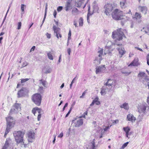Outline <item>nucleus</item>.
Instances as JSON below:
<instances>
[{
	"instance_id": "45",
	"label": "nucleus",
	"mask_w": 149,
	"mask_h": 149,
	"mask_svg": "<svg viewBox=\"0 0 149 149\" xmlns=\"http://www.w3.org/2000/svg\"><path fill=\"white\" fill-rule=\"evenodd\" d=\"M91 14L89 13H88L87 15V22L88 23H90V19H89V15H91Z\"/></svg>"
},
{
	"instance_id": "28",
	"label": "nucleus",
	"mask_w": 149,
	"mask_h": 149,
	"mask_svg": "<svg viewBox=\"0 0 149 149\" xmlns=\"http://www.w3.org/2000/svg\"><path fill=\"white\" fill-rule=\"evenodd\" d=\"M40 110H41L40 109H39L38 107H35L33 108L32 111V112L34 114V115H35L36 113V112H38L39 111H40Z\"/></svg>"
},
{
	"instance_id": "1",
	"label": "nucleus",
	"mask_w": 149,
	"mask_h": 149,
	"mask_svg": "<svg viewBox=\"0 0 149 149\" xmlns=\"http://www.w3.org/2000/svg\"><path fill=\"white\" fill-rule=\"evenodd\" d=\"M6 119L7 121V127L4 136L8 133L10 130V129L14 126L15 123V120L12 117L10 116L6 118Z\"/></svg>"
},
{
	"instance_id": "21",
	"label": "nucleus",
	"mask_w": 149,
	"mask_h": 149,
	"mask_svg": "<svg viewBox=\"0 0 149 149\" xmlns=\"http://www.w3.org/2000/svg\"><path fill=\"white\" fill-rule=\"evenodd\" d=\"M19 111L15 108L13 107L11 109L9 113V115H11L13 114H16L19 112Z\"/></svg>"
},
{
	"instance_id": "51",
	"label": "nucleus",
	"mask_w": 149,
	"mask_h": 149,
	"mask_svg": "<svg viewBox=\"0 0 149 149\" xmlns=\"http://www.w3.org/2000/svg\"><path fill=\"white\" fill-rule=\"evenodd\" d=\"M46 36L48 38H51V34L48 33H47L46 34Z\"/></svg>"
},
{
	"instance_id": "6",
	"label": "nucleus",
	"mask_w": 149,
	"mask_h": 149,
	"mask_svg": "<svg viewBox=\"0 0 149 149\" xmlns=\"http://www.w3.org/2000/svg\"><path fill=\"white\" fill-rule=\"evenodd\" d=\"M113 8V6L111 4L107 3L105 4L104 7V13L107 15H110Z\"/></svg>"
},
{
	"instance_id": "41",
	"label": "nucleus",
	"mask_w": 149,
	"mask_h": 149,
	"mask_svg": "<svg viewBox=\"0 0 149 149\" xmlns=\"http://www.w3.org/2000/svg\"><path fill=\"white\" fill-rule=\"evenodd\" d=\"M94 140L95 139H93L91 142V143L92 144V148L91 149H95Z\"/></svg>"
},
{
	"instance_id": "25",
	"label": "nucleus",
	"mask_w": 149,
	"mask_h": 149,
	"mask_svg": "<svg viewBox=\"0 0 149 149\" xmlns=\"http://www.w3.org/2000/svg\"><path fill=\"white\" fill-rule=\"evenodd\" d=\"M121 108H123L126 110H127L129 109V107L127 103H125L122 105L120 106Z\"/></svg>"
},
{
	"instance_id": "64",
	"label": "nucleus",
	"mask_w": 149,
	"mask_h": 149,
	"mask_svg": "<svg viewBox=\"0 0 149 149\" xmlns=\"http://www.w3.org/2000/svg\"><path fill=\"white\" fill-rule=\"evenodd\" d=\"M147 102L148 104H149V97H148L147 100Z\"/></svg>"
},
{
	"instance_id": "40",
	"label": "nucleus",
	"mask_w": 149,
	"mask_h": 149,
	"mask_svg": "<svg viewBox=\"0 0 149 149\" xmlns=\"http://www.w3.org/2000/svg\"><path fill=\"white\" fill-rule=\"evenodd\" d=\"M29 79L28 78H25L24 79H22L21 80V83H24L26 81H28L29 80Z\"/></svg>"
},
{
	"instance_id": "34",
	"label": "nucleus",
	"mask_w": 149,
	"mask_h": 149,
	"mask_svg": "<svg viewBox=\"0 0 149 149\" xmlns=\"http://www.w3.org/2000/svg\"><path fill=\"white\" fill-rule=\"evenodd\" d=\"M126 0H122L120 3V4L122 8H124V6L126 3Z\"/></svg>"
},
{
	"instance_id": "8",
	"label": "nucleus",
	"mask_w": 149,
	"mask_h": 149,
	"mask_svg": "<svg viewBox=\"0 0 149 149\" xmlns=\"http://www.w3.org/2000/svg\"><path fill=\"white\" fill-rule=\"evenodd\" d=\"M28 92V89L25 88H22L17 93L18 98L23 97L26 95Z\"/></svg>"
},
{
	"instance_id": "62",
	"label": "nucleus",
	"mask_w": 149,
	"mask_h": 149,
	"mask_svg": "<svg viewBox=\"0 0 149 149\" xmlns=\"http://www.w3.org/2000/svg\"><path fill=\"white\" fill-rule=\"evenodd\" d=\"M74 25L75 26V27H77V22L75 21H74Z\"/></svg>"
},
{
	"instance_id": "59",
	"label": "nucleus",
	"mask_w": 149,
	"mask_h": 149,
	"mask_svg": "<svg viewBox=\"0 0 149 149\" xmlns=\"http://www.w3.org/2000/svg\"><path fill=\"white\" fill-rule=\"evenodd\" d=\"M135 48L136 49H137L140 50V51H141V52H143V50L141 49V48H139L138 47H135Z\"/></svg>"
},
{
	"instance_id": "7",
	"label": "nucleus",
	"mask_w": 149,
	"mask_h": 149,
	"mask_svg": "<svg viewBox=\"0 0 149 149\" xmlns=\"http://www.w3.org/2000/svg\"><path fill=\"white\" fill-rule=\"evenodd\" d=\"M98 54V56L96 57L95 59L94 60V63L96 65H99L102 59V56L103 54V49H101L97 52Z\"/></svg>"
},
{
	"instance_id": "12",
	"label": "nucleus",
	"mask_w": 149,
	"mask_h": 149,
	"mask_svg": "<svg viewBox=\"0 0 149 149\" xmlns=\"http://www.w3.org/2000/svg\"><path fill=\"white\" fill-rule=\"evenodd\" d=\"M34 133L32 131H29L28 133V141L30 142H33L32 139H34Z\"/></svg>"
},
{
	"instance_id": "42",
	"label": "nucleus",
	"mask_w": 149,
	"mask_h": 149,
	"mask_svg": "<svg viewBox=\"0 0 149 149\" xmlns=\"http://www.w3.org/2000/svg\"><path fill=\"white\" fill-rule=\"evenodd\" d=\"M121 72L123 74H125L126 76H127V75H129L131 73L130 72H127L123 71H121Z\"/></svg>"
},
{
	"instance_id": "53",
	"label": "nucleus",
	"mask_w": 149,
	"mask_h": 149,
	"mask_svg": "<svg viewBox=\"0 0 149 149\" xmlns=\"http://www.w3.org/2000/svg\"><path fill=\"white\" fill-rule=\"evenodd\" d=\"M56 14H57L55 10L53 13V15L55 18L56 17Z\"/></svg>"
},
{
	"instance_id": "57",
	"label": "nucleus",
	"mask_w": 149,
	"mask_h": 149,
	"mask_svg": "<svg viewBox=\"0 0 149 149\" xmlns=\"http://www.w3.org/2000/svg\"><path fill=\"white\" fill-rule=\"evenodd\" d=\"M106 85H105L104 86H103L102 87V88L103 89H104V90L105 91L107 88V87L106 86H105Z\"/></svg>"
},
{
	"instance_id": "63",
	"label": "nucleus",
	"mask_w": 149,
	"mask_h": 149,
	"mask_svg": "<svg viewBox=\"0 0 149 149\" xmlns=\"http://www.w3.org/2000/svg\"><path fill=\"white\" fill-rule=\"evenodd\" d=\"M35 48V46H33L32 47L31 49V51H34Z\"/></svg>"
},
{
	"instance_id": "2",
	"label": "nucleus",
	"mask_w": 149,
	"mask_h": 149,
	"mask_svg": "<svg viewBox=\"0 0 149 149\" xmlns=\"http://www.w3.org/2000/svg\"><path fill=\"white\" fill-rule=\"evenodd\" d=\"M24 134L25 132L21 131H15L14 132L13 135L15 140L17 144L23 142Z\"/></svg>"
},
{
	"instance_id": "17",
	"label": "nucleus",
	"mask_w": 149,
	"mask_h": 149,
	"mask_svg": "<svg viewBox=\"0 0 149 149\" xmlns=\"http://www.w3.org/2000/svg\"><path fill=\"white\" fill-rule=\"evenodd\" d=\"M138 59L137 58H135L134 60L130 63L128 66H137L140 64L138 62Z\"/></svg>"
},
{
	"instance_id": "48",
	"label": "nucleus",
	"mask_w": 149,
	"mask_h": 149,
	"mask_svg": "<svg viewBox=\"0 0 149 149\" xmlns=\"http://www.w3.org/2000/svg\"><path fill=\"white\" fill-rule=\"evenodd\" d=\"M71 52V49L70 48H68L67 49V52L69 55H70V54Z\"/></svg>"
},
{
	"instance_id": "49",
	"label": "nucleus",
	"mask_w": 149,
	"mask_h": 149,
	"mask_svg": "<svg viewBox=\"0 0 149 149\" xmlns=\"http://www.w3.org/2000/svg\"><path fill=\"white\" fill-rule=\"evenodd\" d=\"M46 13H45L44 17V19H43V20L42 22V24L40 26L41 27L42 26V24H43V23L44 22V21L45 20V18H46Z\"/></svg>"
},
{
	"instance_id": "37",
	"label": "nucleus",
	"mask_w": 149,
	"mask_h": 149,
	"mask_svg": "<svg viewBox=\"0 0 149 149\" xmlns=\"http://www.w3.org/2000/svg\"><path fill=\"white\" fill-rule=\"evenodd\" d=\"M123 130L126 133H129V132L130 131V129L128 127H124L123 128Z\"/></svg>"
},
{
	"instance_id": "23",
	"label": "nucleus",
	"mask_w": 149,
	"mask_h": 149,
	"mask_svg": "<svg viewBox=\"0 0 149 149\" xmlns=\"http://www.w3.org/2000/svg\"><path fill=\"white\" fill-rule=\"evenodd\" d=\"M141 17V15L140 13L137 12L135 13L134 18H135L137 20H138V22H141V21L140 20Z\"/></svg>"
},
{
	"instance_id": "33",
	"label": "nucleus",
	"mask_w": 149,
	"mask_h": 149,
	"mask_svg": "<svg viewBox=\"0 0 149 149\" xmlns=\"http://www.w3.org/2000/svg\"><path fill=\"white\" fill-rule=\"evenodd\" d=\"M83 19L82 17H80L79 20V25L80 26H82L83 24Z\"/></svg>"
},
{
	"instance_id": "19",
	"label": "nucleus",
	"mask_w": 149,
	"mask_h": 149,
	"mask_svg": "<svg viewBox=\"0 0 149 149\" xmlns=\"http://www.w3.org/2000/svg\"><path fill=\"white\" fill-rule=\"evenodd\" d=\"M139 9L142 13H144L145 15L147 13V8L146 6H139Z\"/></svg>"
},
{
	"instance_id": "32",
	"label": "nucleus",
	"mask_w": 149,
	"mask_h": 149,
	"mask_svg": "<svg viewBox=\"0 0 149 149\" xmlns=\"http://www.w3.org/2000/svg\"><path fill=\"white\" fill-rule=\"evenodd\" d=\"M99 98L98 97H97L95 98L93 100L95 102V103L97 105H99L100 104V102L98 101Z\"/></svg>"
},
{
	"instance_id": "54",
	"label": "nucleus",
	"mask_w": 149,
	"mask_h": 149,
	"mask_svg": "<svg viewBox=\"0 0 149 149\" xmlns=\"http://www.w3.org/2000/svg\"><path fill=\"white\" fill-rule=\"evenodd\" d=\"M45 5H46V7H45V13H46V14H47V3H46Z\"/></svg>"
},
{
	"instance_id": "3",
	"label": "nucleus",
	"mask_w": 149,
	"mask_h": 149,
	"mask_svg": "<svg viewBox=\"0 0 149 149\" xmlns=\"http://www.w3.org/2000/svg\"><path fill=\"white\" fill-rule=\"evenodd\" d=\"M112 16L113 19L116 20H120L124 19L123 12L117 9H116L112 13Z\"/></svg>"
},
{
	"instance_id": "18",
	"label": "nucleus",
	"mask_w": 149,
	"mask_h": 149,
	"mask_svg": "<svg viewBox=\"0 0 149 149\" xmlns=\"http://www.w3.org/2000/svg\"><path fill=\"white\" fill-rule=\"evenodd\" d=\"M53 29L54 32V33L56 34L57 35V33H58L59 34V37L61 38L62 37V35L59 33L60 29L59 28L56 27V26L54 25L53 26Z\"/></svg>"
},
{
	"instance_id": "22",
	"label": "nucleus",
	"mask_w": 149,
	"mask_h": 149,
	"mask_svg": "<svg viewBox=\"0 0 149 149\" xmlns=\"http://www.w3.org/2000/svg\"><path fill=\"white\" fill-rule=\"evenodd\" d=\"M72 14L74 15H77L80 13V12L75 8H73L72 10Z\"/></svg>"
},
{
	"instance_id": "27",
	"label": "nucleus",
	"mask_w": 149,
	"mask_h": 149,
	"mask_svg": "<svg viewBox=\"0 0 149 149\" xmlns=\"http://www.w3.org/2000/svg\"><path fill=\"white\" fill-rule=\"evenodd\" d=\"M20 105L21 104H20L15 103V104L13 107L14 108H15L16 109H17L19 111L21 109Z\"/></svg>"
},
{
	"instance_id": "39",
	"label": "nucleus",
	"mask_w": 149,
	"mask_h": 149,
	"mask_svg": "<svg viewBox=\"0 0 149 149\" xmlns=\"http://www.w3.org/2000/svg\"><path fill=\"white\" fill-rule=\"evenodd\" d=\"M41 110H40V111H39L38 112V121H39L40 120V118L41 117Z\"/></svg>"
},
{
	"instance_id": "15",
	"label": "nucleus",
	"mask_w": 149,
	"mask_h": 149,
	"mask_svg": "<svg viewBox=\"0 0 149 149\" xmlns=\"http://www.w3.org/2000/svg\"><path fill=\"white\" fill-rule=\"evenodd\" d=\"M10 141L11 140L10 139H9L8 140L7 139L4 146L1 149H10V147L9 143Z\"/></svg>"
},
{
	"instance_id": "36",
	"label": "nucleus",
	"mask_w": 149,
	"mask_h": 149,
	"mask_svg": "<svg viewBox=\"0 0 149 149\" xmlns=\"http://www.w3.org/2000/svg\"><path fill=\"white\" fill-rule=\"evenodd\" d=\"M145 28L143 27L141 30V31L143 32H145V33H147V34L149 35V26H148L147 27V30H145Z\"/></svg>"
},
{
	"instance_id": "10",
	"label": "nucleus",
	"mask_w": 149,
	"mask_h": 149,
	"mask_svg": "<svg viewBox=\"0 0 149 149\" xmlns=\"http://www.w3.org/2000/svg\"><path fill=\"white\" fill-rule=\"evenodd\" d=\"M105 65H103L97 67L96 68L95 72L96 74H98L100 73H103L105 70L106 68Z\"/></svg>"
},
{
	"instance_id": "43",
	"label": "nucleus",
	"mask_w": 149,
	"mask_h": 149,
	"mask_svg": "<svg viewBox=\"0 0 149 149\" xmlns=\"http://www.w3.org/2000/svg\"><path fill=\"white\" fill-rule=\"evenodd\" d=\"M71 32L70 30H69V33L68 34V40H70L71 39Z\"/></svg>"
},
{
	"instance_id": "55",
	"label": "nucleus",
	"mask_w": 149,
	"mask_h": 149,
	"mask_svg": "<svg viewBox=\"0 0 149 149\" xmlns=\"http://www.w3.org/2000/svg\"><path fill=\"white\" fill-rule=\"evenodd\" d=\"M9 8H10V7H9V8H8V10L7 11V13H6V15H5V17H4V19H3V23L4 22V20H5V19H6V15H7V13H8V10H9Z\"/></svg>"
},
{
	"instance_id": "26",
	"label": "nucleus",
	"mask_w": 149,
	"mask_h": 149,
	"mask_svg": "<svg viewBox=\"0 0 149 149\" xmlns=\"http://www.w3.org/2000/svg\"><path fill=\"white\" fill-rule=\"evenodd\" d=\"M113 81L111 79H109L108 80L107 82L105 83L104 85L106 86H112V83Z\"/></svg>"
},
{
	"instance_id": "46",
	"label": "nucleus",
	"mask_w": 149,
	"mask_h": 149,
	"mask_svg": "<svg viewBox=\"0 0 149 149\" xmlns=\"http://www.w3.org/2000/svg\"><path fill=\"white\" fill-rule=\"evenodd\" d=\"M63 8V7L62 6H59L58 7L57 10V11L58 12L62 10Z\"/></svg>"
},
{
	"instance_id": "56",
	"label": "nucleus",
	"mask_w": 149,
	"mask_h": 149,
	"mask_svg": "<svg viewBox=\"0 0 149 149\" xmlns=\"http://www.w3.org/2000/svg\"><path fill=\"white\" fill-rule=\"evenodd\" d=\"M93 8L96 11H97L99 9V8L97 6L95 7V8L94 7Z\"/></svg>"
},
{
	"instance_id": "44",
	"label": "nucleus",
	"mask_w": 149,
	"mask_h": 149,
	"mask_svg": "<svg viewBox=\"0 0 149 149\" xmlns=\"http://www.w3.org/2000/svg\"><path fill=\"white\" fill-rule=\"evenodd\" d=\"M100 93L101 95L105 94H106V91L104 90V89H103L101 88Z\"/></svg>"
},
{
	"instance_id": "29",
	"label": "nucleus",
	"mask_w": 149,
	"mask_h": 149,
	"mask_svg": "<svg viewBox=\"0 0 149 149\" xmlns=\"http://www.w3.org/2000/svg\"><path fill=\"white\" fill-rule=\"evenodd\" d=\"M111 51H110L108 48H106L104 50V55H105L108 54L109 55H111Z\"/></svg>"
},
{
	"instance_id": "60",
	"label": "nucleus",
	"mask_w": 149,
	"mask_h": 149,
	"mask_svg": "<svg viewBox=\"0 0 149 149\" xmlns=\"http://www.w3.org/2000/svg\"><path fill=\"white\" fill-rule=\"evenodd\" d=\"M54 36H56L58 38V35H59V34H58V33H57V35L56 34L54 33Z\"/></svg>"
},
{
	"instance_id": "61",
	"label": "nucleus",
	"mask_w": 149,
	"mask_h": 149,
	"mask_svg": "<svg viewBox=\"0 0 149 149\" xmlns=\"http://www.w3.org/2000/svg\"><path fill=\"white\" fill-rule=\"evenodd\" d=\"M109 128V126L107 127L104 128V130L105 131H106Z\"/></svg>"
},
{
	"instance_id": "52",
	"label": "nucleus",
	"mask_w": 149,
	"mask_h": 149,
	"mask_svg": "<svg viewBox=\"0 0 149 149\" xmlns=\"http://www.w3.org/2000/svg\"><path fill=\"white\" fill-rule=\"evenodd\" d=\"M63 136V132L61 133L58 136L59 138H62Z\"/></svg>"
},
{
	"instance_id": "24",
	"label": "nucleus",
	"mask_w": 149,
	"mask_h": 149,
	"mask_svg": "<svg viewBox=\"0 0 149 149\" xmlns=\"http://www.w3.org/2000/svg\"><path fill=\"white\" fill-rule=\"evenodd\" d=\"M119 53L121 55L120 57H122V56L125 53V51L124 50V48H119L118 49Z\"/></svg>"
},
{
	"instance_id": "4",
	"label": "nucleus",
	"mask_w": 149,
	"mask_h": 149,
	"mask_svg": "<svg viewBox=\"0 0 149 149\" xmlns=\"http://www.w3.org/2000/svg\"><path fill=\"white\" fill-rule=\"evenodd\" d=\"M122 30V29L120 28L117 29V31L113 32L112 35L113 38H115L118 40H122L124 34Z\"/></svg>"
},
{
	"instance_id": "11",
	"label": "nucleus",
	"mask_w": 149,
	"mask_h": 149,
	"mask_svg": "<svg viewBox=\"0 0 149 149\" xmlns=\"http://www.w3.org/2000/svg\"><path fill=\"white\" fill-rule=\"evenodd\" d=\"M72 0H68L65 7V10L66 11H68L72 8L73 5L72 3Z\"/></svg>"
},
{
	"instance_id": "58",
	"label": "nucleus",
	"mask_w": 149,
	"mask_h": 149,
	"mask_svg": "<svg viewBox=\"0 0 149 149\" xmlns=\"http://www.w3.org/2000/svg\"><path fill=\"white\" fill-rule=\"evenodd\" d=\"M43 89V87H40L39 89V90L40 91H41H41H42Z\"/></svg>"
},
{
	"instance_id": "47",
	"label": "nucleus",
	"mask_w": 149,
	"mask_h": 149,
	"mask_svg": "<svg viewBox=\"0 0 149 149\" xmlns=\"http://www.w3.org/2000/svg\"><path fill=\"white\" fill-rule=\"evenodd\" d=\"M21 24L22 23L21 22H19L18 23V26L17 28L18 29H19L21 28Z\"/></svg>"
},
{
	"instance_id": "14",
	"label": "nucleus",
	"mask_w": 149,
	"mask_h": 149,
	"mask_svg": "<svg viewBox=\"0 0 149 149\" xmlns=\"http://www.w3.org/2000/svg\"><path fill=\"white\" fill-rule=\"evenodd\" d=\"M84 0H75V6L77 7H80L84 3Z\"/></svg>"
},
{
	"instance_id": "16",
	"label": "nucleus",
	"mask_w": 149,
	"mask_h": 149,
	"mask_svg": "<svg viewBox=\"0 0 149 149\" xmlns=\"http://www.w3.org/2000/svg\"><path fill=\"white\" fill-rule=\"evenodd\" d=\"M127 119L128 120L131 121L132 122H135L136 120V118L134 117L132 114H128L127 115Z\"/></svg>"
},
{
	"instance_id": "35",
	"label": "nucleus",
	"mask_w": 149,
	"mask_h": 149,
	"mask_svg": "<svg viewBox=\"0 0 149 149\" xmlns=\"http://www.w3.org/2000/svg\"><path fill=\"white\" fill-rule=\"evenodd\" d=\"M47 55L48 58L49 59L51 60H53V59L52 55L51 52H49L48 53H47Z\"/></svg>"
},
{
	"instance_id": "38",
	"label": "nucleus",
	"mask_w": 149,
	"mask_h": 149,
	"mask_svg": "<svg viewBox=\"0 0 149 149\" xmlns=\"http://www.w3.org/2000/svg\"><path fill=\"white\" fill-rule=\"evenodd\" d=\"M39 81H40V84H42L44 87L46 86V81H43L42 79L40 80Z\"/></svg>"
},
{
	"instance_id": "13",
	"label": "nucleus",
	"mask_w": 149,
	"mask_h": 149,
	"mask_svg": "<svg viewBox=\"0 0 149 149\" xmlns=\"http://www.w3.org/2000/svg\"><path fill=\"white\" fill-rule=\"evenodd\" d=\"M52 71V69L49 66L45 67L42 70L43 72L46 74L51 73Z\"/></svg>"
},
{
	"instance_id": "20",
	"label": "nucleus",
	"mask_w": 149,
	"mask_h": 149,
	"mask_svg": "<svg viewBox=\"0 0 149 149\" xmlns=\"http://www.w3.org/2000/svg\"><path fill=\"white\" fill-rule=\"evenodd\" d=\"M83 123V120L80 119L78 120L76 122L74 123V126L76 127H79L82 125Z\"/></svg>"
},
{
	"instance_id": "30",
	"label": "nucleus",
	"mask_w": 149,
	"mask_h": 149,
	"mask_svg": "<svg viewBox=\"0 0 149 149\" xmlns=\"http://www.w3.org/2000/svg\"><path fill=\"white\" fill-rule=\"evenodd\" d=\"M26 6L25 5L22 4L21 6V15H22L24 13V8H26Z\"/></svg>"
},
{
	"instance_id": "5",
	"label": "nucleus",
	"mask_w": 149,
	"mask_h": 149,
	"mask_svg": "<svg viewBox=\"0 0 149 149\" xmlns=\"http://www.w3.org/2000/svg\"><path fill=\"white\" fill-rule=\"evenodd\" d=\"M32 100L36 105L39 106L41 102L42 96L39 93L35 94L32 96Z\"/></svg>"
},
{
	"instance_id": "9",
	"label": "nucleus",
	"mask_w": 149,
	"mask_h": 149,
	"mask_svg": "<svg viewBox=\"0 0 149 149\" xmlns=\"http://www.w3.org/2000/svg\"><path fill=\"white\" fill-rule=\"evenodd\" d=\"M147 107V104L145 103L140 104L138 107V112L140 113H142V115H143L145 113Z\"/></svg>"
},
{
	"instance_id": "31",
	"label": "nucleus",
	"mask_w": 149,
	"mask_h": 149,
	"mask_svg": "<svg viewBox=\"0 0 149 149\" xmlns=\"http://www.w3.org/2000/svg\"><path fill=\"white\" fill-rule=\"evenodd\" d=\"M145 73L144 72H140L139 73L138 75V77H139V79H140L142 78L144 76Z\"/></svg>"
},
{
	"instance_id": "50",
	"label": "nucleus",
	"mask_w": 149,
	"mask_h": 149,
	"mask_svg": "<svg viewBox=\"0 0 149 149\" xmlns=\"http://www.w3.org/2000/svg\"><path fill=\"white\" fill-rule=\"evenodd\" d=\"M129 142H127L126 143H124L122 146L123 147H124V148H125L126 147L128 144Z\"/></svg>"
}]
</instances>
